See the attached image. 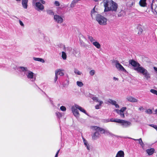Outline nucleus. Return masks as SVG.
Masks as SVG:
<instances>
[{
	"instance_id": "obj_1",
	"label": "nucleus",
	"mask_w": 157,
	"mask_h": 157,
	"mask_svg": "<svg viewBox=\"0 0 157 157\" xmlns=\"http://www.w3.org/2000/svg\"><path fill=\"white\" fill-rule=\"evenodd\" d=\"M103 2L105 7L104 11H117L118 8L117 4L112 0H104Z\"/></svg>"
},
{
	"instance_id": "obj_2",
	"label": "nucleus",
	"mask_w": 157,
	"mask_h": 157,
	"mask_svg": "<svg viewBox=\"0 0 157 157\" xmlns=\"http://www.w3.org/2000/svg\"><path fill=\"white\" fill-rule=\"evenodd\" d=\"M95 132L92 135V139L93 140H95L98 138L100 136L99 132H100L101 133L104 134L105 133V131L104 129L98 127L96 126L94 127Z\"/></svg>"
},
{
	"instance_id": "obj_3",
	"label": "nucleus",
	"mask_w": 157,
	"mask_h": 157,
	"mask_svg": "<svg viewBox=\"0 0 157 157\" xmlns=\"http://www.w3.org/2000/svg\"><path fill=\"white\" fill-rule=\"evenodd\" d=\"M97 21L101 25H105L107 24V19L101 15L98 14L96 17Z\"/></svg>"
},
{
	"instance_id": "obj_4",
	"label": "nucleus",
	"mask_w": 157,
	"mask_h": 157,
	"mask_svg": "<svg viewBox=\"0 0 157 157\" xmlns=\"http://www.w3.org/2000/svg\"><path fill=\"white\" fill-rule=\"evenodd\" d=\"M137 72L142 74L147 79H148L150 78V74L147 70L143 67H142L138 68L137 69Z\"/></svg>"
},
{
	"instance_id": "obj_5",
	"label": "nucleus",
	"mask_w": 157,
	"mask_h": 157,
	"mask_svg": "<svg viewBox=\"0 0 157 157\" xmlns=\"http://www.w3.org/2000/svg\"><path fill=\"white\" fill-rule=\"evenodd\" d=\"M129 64H131L133 67H136L134 68V70L137 71V68L140 67H140V64L136 61L133 59H131L129 60Z\"/></svg>"
},
{
	"instance_id": "obj_6",
	"label": "nucleus",
	"mask_w": 157,
	"mask_h": 157,
	"mask_svg": "<svg viewBox=\"0 0 157 157\" xmlns=\"http://www.w3.org/2000/svg\"><path fill=\"white\" fill-rule=\"evenodd\" d=\"M116 67L119 70H121L122 71L126 72V70L124 68V67L122 66L119 63V61L117 60H116Z\"/></svg>"
},
{
	"instance_id": "obj_7",
	"label": "nucleus",
	"mask_w": 157,
	"mask_h": 157,
	"mask_svg": "<svg viewBox=\"0 0 157 157\" xmlns=\"http://www.w3.org/2000/svg\"><path fill=\"white\" fill-rule=\"evenodd\" d=\"M77 105H75V107L73 106L72 108V111L73 114L76 117H78L79 116V113L78 110V109L77 107Z\"/></svg>"
},
{
	"instance_id": "obj_8",
	"label": "nucleus",
	"mask_w": 157,
	"mask_h": 157,
	"mask_svg": "<svg viewBox=\"0 0 157 157\" xmlns=\"http://www.w3.org/2000/svg\"><path fill=\"white\" fill-rule=\"evenodd\" d=\"M54 19L57 23H61L63 21V19L59 15H55L54 16Z\"/></svg>"
},
{
	"instance_id": "obj_9",
	"label": "nucleus",
	"mask_w": 157,
	"mask_h": 157,
	"mask_svg": "<svg viewBox=\"0 0 157 157\" xmlns=\"http://www.w3.org/2000/svg\"><path fill=\"white\" fill-rule=\"evenodd\" d=\"M119 123L121 124L122 125H124L126 126L130 125L131 124V123L129 121L120 119H119Z\"/></svg>"
},
{
	"instance_id": "obj_10",
	"label": "nucleus",
	"mask_w": 157,
	"mask_h": 157,
	"mask_svg": "<svg viewBox=\"0 0 157 157\" xmlns=\"http://www.w3.org/2000/svg\"><path fill=\"white\" fill-rule=\"evenodd\" d=\"M37 8L38 10H42L44 9V6L39 2H36L35 5Z\"/></svg>"
},
{
	"instance_id": "obj_11",
	"label": "nucleus",
	"mask_w": 157,
	"mask_h": 157,
	"mask_svg": "<svg viewBox=\"0 0 157 157\" xmlns=\"http://www.w3.org/2000/svg\"><path fill=\"white\" fill-rule=\"evenodd\" d=\"M126 99L128 101L132 102H136L138 101L137 100L131 96L127 97Z\"/></svg>"
},
{
	"instance_id": "obj_12",
	"label": "nucleus",
	"mask_w": 157,
	"mask_h": 157,
	"mask_svg": "<svg viewBox=\"0 0 157 157\" xmlns=\"http://www.w3.org/2000/svg\"><path fill=\"white\" fill-rule=\"evenodd\" d=\"M155 149L153 148L148 149L146 150V152L149 155H152L154 152Z\"/></svg>"
},
{
	"instance_id": "obj_13",
	"label": "nucleus",
	"mask_w": 157,
	"mask_h": 157,
	"mask_svg": "<svg viewBox=\"0 0 157 157\" xmlns=\"http://www.w3.org/2000/svg\"><path fill=\"white\" fill-rule=\"evenodd\" d=\"M124 152L122 150H120L117 152L115 157H124Z\"/></svg>"
},
{
	"instance_id": "obj_14",
	"label": "nucleus",
	"mask_w": 157,
	"mask_h": 157,
	"mask_svg": "<svg viewBox=\"0 0 157 157\" xmlns=\"http://www.w3.org/2000/svg\"><path fill=\"white\" fill-rule=\"evenodd\" d=\"M28 0H22V4L23 7L25 9H27L28 6Z\"/></svg>"
},
{
	"instance_id": "obj_15",
	"label": "nucleus",
	"mask_w": 157,
	"mask_h": 157,
	"mask_svg": "<svg viewBox=\"0 0 157 157\" xmlns=\"http://www.w3.org/2000/svg\"><path fill=\"white\" fill-rule=\"evenodd\" d=\"M139 3L140 5L142 7H144L146 6V0H140Z\"/></svg>"
},
{
	"instance_id": "obj_16",
	"label": "nucleus",
	"mask_w": 157,
	"mask_h": 157,
	"mask_svg": "<svg viewBox=\"0 0 157 157\" xmlns=\"http://www.w3.org/2000/svg\"><path fill=\"white\" fill-rule=\"evenodd\" d=\"M63 70H61L60 69H57L55 71H57V75H59L60 76H63L64 75V73L63 72Z\"/></svg>"
},
{
	"instance_id": "obj_17",
	"label": "nucleus",
	"mask_w": 157,
	"mask_h": 157,
	"mask_svg": "<svg viewBox=\"0 0 157 157\" xmlns=\"http://www.w3.org/2000/svg\"><path fill=\"white\" fill-rule=\"evenodd\" d=\"M93 45L97 48L99 49L101 48L100 44L98 42L95 41L93 43Z\"/></svg>"
},
{
	"instance_id": "obj_18",
	"label": "nucleus",
	"mask_w": 157,
	"mask_h": 157,
	"mask_svg": "<svg viewBox=\"0 0 157 157\" xmlns=\"http://www.w3.org/2000/svg\"><path fill=\"white\" fill-rule=\"evenodd\" d=\"M95 6L91 10V17L93 18V17L95 15L96 13H97V11L95 10Z\"/></svg>"
},
{
	"instance_id": "obj_19",
	"label": "nucleus",
	"mask_w": 157,
	"mask_h": 157,
	"mask_svg": "<svg viewBox=\"0 0 157 157\" xmlns=\"http://www.w3.org/2000/svg\"><path fill=\"white\" fill-rule=\"evenodd\" d=\"M34 73L32 71H29L27 75V77L29 78H33V77Z\"/></svg>"
},
{
	"instance_id": "obj_20",
	"label": "nucleus",
	"mask_w": 157,
	"mask_h": 157,
	"mask_svg": "<svg viewBox=\"0 0 157 157\" xmlns=\"http://www.w3.org/2000/svg\"><path fill=\"white\" fill-rule=\"evenodd\" d=\"M115 111L118 114H119L120 117L122 118H124L125 117V115L124 113H122L120 111L118 112V111H117V109H115Z\"/></svg>"
},
{
	"instance_id": "obj_21",
	"label": "nucleus",
	"mask_w": 157,
	"mask_h": 157,
	"mask_svg": "<svg viewBox=\"0 0 157 157\" xmlns=\"http://www.w3.org/2000/svg\"><path fill=\"white\" fill-rule=\"evenodd\" d=\"M77 108L81 111L83 113H85L86 114H87L86 111L83 109L81 106H79L78 105H77Z\"/></svg>"
},
{
	"instance_id": "obj_22",
	"label": "nucleus",
	"mask_w": 157,
	"mask_h": 157,
	"mask_svg": "<svg viewBox=\"0 0 157 157\" xmlns=\"http://www.w3.org/2000/svg\"><path fill=\"white\" fill-rule=\"evenodd\" d=\"M33 59L35 61H40V62H41L42 63L44 62V60L42 58H39L34 57Z\"/></svg>"
},
{
	"instance_id": "obj_23",
	"label": "nucleus",
	"mask_w": 157,
	"mask_h": 157,
	"mask_svg": "<svg viewBox=\"0 0 157 157\" xmlns=\"http://www.w3.org/2000/svg\"><path fill=\"white\" fill-rule=\"evenodd\" d=\"M137 29L139 30V31L138 32L137 34L139 35H141L143 31L142 29L140 27L138 26L137 27Z\"/></svg>"
},
{
	"instance_id": "obj_24",
	"label": "nucleus",
	"mask_w": 157,
	"mask_h": 157,
	"mask_svg": "<svg viewBox=\"0 0 157 157\" xmlns=\"http://www.w3.org/2000/svg\"><path fill=\"white\" fill-rule=\"evenodd\" d=\"M99 104L98 105H97L95 106V108L96 109H98L100 108V107L101 105V104L103 103V102L102 101H99Z\"/></svg>"
},
{
	"instance_id": "obj_25",
	"label": "nucleus",
	"mask_w": 157,
	"mask_h": 157,
	"mask_svg": "<svg viewBox=\"0 0 157 157\" xmlns=\"http://www.w3.org/2000/svg\"><path fill=\"white\" fill-rule=\"evenodd\" d=\"M110 121L112 122H117L119 123V119H113V118H111L109 120Z\"/></svg>"
},
{
	"instance_id": "obj_26",
	"label": "nucleus",
	"mask_w": 157,
	"mask_h": 157,
	"mask_svg": "<svg viewBox=\"0 0 157 157\" xmlns=\"http://www.w3.org/2000/svg\"><path fill=\"white\" fill-rule=\"evenodd\" d=\"M126 107H123L120 110H119L118 109H116L117 111H118V112L120 111L121 112L124 113V112L126 109Z\"/></svg>"
},
{
	"instance_id": "obj_27",
	"label": "nucleus",
	"mask_w": 157,
	"mask_h": 157,
	"mask_svg": "<svg viewBox=\"0 0 157 157\" xmlns=\"http://www.w3.org/2000/svg\"><path fill=\"white\" fill-rule=\"evenodd\" d=\"M83 141L84 142V144L85 145L86 147L88 150H90L89 147V144L87 143V142L86 140L85 139H83Z\"/></svg>"
},
{
	"instance_id": "obj_28",
	"label": "nucleus",
	"mask_w": 157,
	"mask_h": 157,
	"mask_svg": "<svg viewBox=\"0 0 157 157\" xmlns=\"http://www.w3.org/2000/svg\"><path fill=\"white\" fill-rule=\"evenodd\" d=\"M62 57L63 59H66L67 58V56L66 53L64 52H62Z\"/></svg>"
},
{
	"instance_id": "obj_29",
	"label": "nucleus",
	"mask_w": 157,
	"mask_h": 157,
	"mask_svg": "<svg viewBox=\"0 0 157 157\" xmlns=\"http://www.w3.org/2000/svg\"><path fill=\"white\" fill-rule=\"evenodd\" d=\"M133 139L135 140H138L139 141V144L141 145L143 144V143L141 138H140L139 139Z\"/></svg>"
},
{
	"instance_id": "obj_30",
	"label": "nucleus",
	"mask_w": 157,
	"mask_h": 157,
	"mask_svg": "<svg viewBox=\"0 0 157 157\" xmlns=\"http://www.w3.org/2000/svg\"><path fill=\"white\" fill-rule=\"evenodd\" d=\"M77 84L79 87H82L83 85V84L82 82L79 81H77Z\"/></svg>"
},
{
	"instance_id": "obj_31",
	"label": "nucleus",
	"mask_w": 157,
	"mask_h": 157,
	"mask_svg": "<svg viewBox=\"0 0 157 157\" xmlns=\"http://www.w3.org/2000/svg\"><path fill=\"white\" fill-rule=\"evenodd\" d=\"M108 102L112 104V105H113L115 103V102H116L115 101H113V100H112V99H109L108 101Z\"/></svg>"
},
{
	"instance_id": "obj_32",
	"label": "nucleus",
	"mask_w": 157,
	"mask_h": 157,
	"mask_svg": "<svg viewBox=\"0 0 157 157\" xmlns=\"http://www.w3.org/2000/svg\"><path fill=\"white\" fill-rule=\"evenodd\" d=\"M150 91L151 93L157 95V91L156 90L152 89L150 90Z\"/></svg>"
},
{
	"instance_id": "obj_33",
	"label": "nucleus",
	"mask_w": 157,
	"mask_h": 157,
	"mask_svg": "<svg viewBox=\"0 0 157 157\" xmlns=\"http://www.w3.org/2000/svg\"><path fill=\"white\" fill-rule=\"evenodd\" d=\"M47 13L50 15H54V13L52 11V10H49L47 11Z\"/></svg>"
},
{
	"instance_id": "obj_34",
	"label": "nucleus",
	"mask_w": 157,
	"mask_h": 157,
	"mask_svg": "<svg viewBox=\"0 0 157 157\" xmlns=\"http://www.w3.org/2000/svg\"><path fill=\"white\" fill-rule=\"evenodd\" d=\"M74 72L78 75H80L81 74V72L76 69H75Z\"/></svg>"
},
{
	"instance_id": "obj_35",
	"label": "nucleus",
	"mask_w": 157,
	"mask_h": 157,
	"mask_svg": "<svg viewBox=\"0 0 157 157\" xmlns=\"http://www.w3.org/2000/svg\"><path fill=\"white\" fill-rule=\"evenodd\" d=\"M57 72V71H55V77L54 78V80L55 82H56L58 79Z\"/></svg>"
},
{
	"instance_id": "obj_36",
	"label": "nucleus",
	"mask_w": 157,
	"mask_h": 157,
	"mask_svg": "<svg viewBox=\"0 0 157 157\" xmlns=\"http://www.w3.org/2000/svg\"><path fill=\"white\" fill-rule=\"evenodd\" d=\"M60 109H61V110L63 111H65L66 110V107L63 106H62L60 107Z\"/></svg>"
},
{
	"instance_id": "obj_37",
	"label": "nucleus",
	"mask_w": 157,
	"mask_h": 157,
	"mask_svg": "<svg viewBox=\"0 0 157 157\" xmlns=\"http://www.w3.org/2000/svg\"><path fill=\"white\" fill-rule=\"evenodd\" d=\"M95 74V71L94 70H91L90 72V74L91 76Z\"/></svg>"
},
{
	"instance_id": "obj_38",
	"label": "nucleus",
	"mask_w": 157,
	"mask_h": 157,
	"mask_svg": "<svg viewBox=\"0 0 157 157\" xmlns=\"http://www.w3.org/2000/svg\"><path fill=\"white\" fill-rule=\"evenodd\" d=\"M54 4L56 6H60L59 2L58 1H56L54 2Z\"/></svg>"
},
{
	"instance_id": "obj_39",
	"label": "nucleus",
	"mask_w": 157,
	"mask_h": 157,
	"mask_svg": "<svg viewBox=\"0 0 157 157\" xmlns=\"http://www.w3.org/2000/svg\"><path fill=\"white\" fill-rule=\"evenodd\" d=\"M88 38L91 42H92L93 41L95 40L93 39V37L92 36H88Z\"/></svg>"
},
{
	"instance_id": "obj_40",
	"label": "nucleus",
	"mask_w": 157,
	"mask_h": 157,
	"mask_svg": "<svg viewBox=\"0 0 157 157\" xmlns=\"http://www.w3.org/2000/svg\"><path fill=\"white\" fill-rule=\"evenodd\" d=\"M146 112L149 114H151L152 113V111L151 109H149L147 110Z\"/></svg>"
},
{
	"instance_id": "obj_41",
	"label": "nucleus",
	"mask_w": 157,
	"mask_h": 157,
	"mask_svg": "<svg viewBox=\"0 0 157 157\" xmlns=\"http://www.w3.org/2000/svg\"><path fill=\"white\" fill-rule=\"evenodd\" d=\"M92 99L94 101H96V102H99V101L98 100V98L96 97H93Z\"/></svg>"
},
{
	"instance_id": "obj_42",
	"label": "nucleus",
	"mask_w": 157,
	"mask_h": 157,
	"mask_svg": "<svg viewBox=\"0 0 157 157\" xmlns=\"http://www.w3.org/2000/svg\"><path fill=\"white\" fill-rule=\"evenodd\" d=\"M20 68L21 69L22 71H26L27 70V68L25 67H21Z\"/></svg>"
},
{
	"instance_id": "obj_43",
	"label": "nucleus",
	"mask_w": 157,
	"mask_h": 157,
	"mask_svg": "<svg viewBox=\"0 0 157 157\" xmlns=\"http://www.w3.org/2000/svg\"><path fill=\"white\" fill-rule=\"evenodd\" d=\"M38 0H32V4L33 6L35 5V3L38 1Z\"/></svg>"
},
{
	"instance_id": "obj_44",
	"label": "nucleus",
	"mask_w": 157,
	"mask_h": 157,
	"mask_svg": "<svg viewBox=\"0 0 157 157\" xmlns=\"http://www.w3.org/2000/svg\"><path fill=\"white\" fill-rule=\"evenodd\" d=\"M19 23H20V25L21 26H22L23 27H24V24L23 23V22H22V21H21L19 20Z\"/></svg>"
},
{
	"instance_id": "obj_45",
	"label": "nucleus",
	"mask_w": 157,
	"mask_h": 157,
	"mask_svg": "<svg viewBox=\"0 0 157 157\" xmlns=\"http://www.w3.org/2000/svg\"><path fill=\"white\" fill-rule=\"evenodd\" d=\"M79 0H74L72 2V3L74 4H76L78 1Z\"/></svg>"
},
{
	"instance_id": "obj_46",
	"label": "nucleus",
	"mask_w": 157,
	"mask_h": 157,
	"mask_svg": "<svg viewBox=\"0 0 157 157\" xmlns=\"http://www.w3.org/2000/svg\"><path fill=\"white\" fill-rule=\"evenodd\" d=\"M114 105H115V107L116 108H119V105L116 103V102H115V103L114 104Z\"/></svg>"
},
{
	"instance_id": "obj_47",
	"label": "nucleus",
	"mask_w": 157,
	"mask_h": 157,
	"mask_svg": "<svg viewBox=\"0 0 157 157\" xmlns=\"http://www.w3.org/2000/svg\"><path fill=\"white\" fill-rule=\"evenodd\" d=\"M39 0L41 2V3L43 4H44L45 3V1H44L43 0Z\"/></svg>"
},
{
	"instance_id": "obj_48",
	"label": "nucleus",
	"mask_w": 157,
	"mask_h": 157,
	"mask_svg": "<svg viewBox=\"0 0 157 157\" xmlns=\"http://www.w3.org/2000/svg\"><path fill=\"white\" fill-rule=\"evenodd\" d=\"M59 150L56 154L55 157H57Z\"/></svg>"
},
{
	"instance_id": "obj_49",
	"label": "nucleus",
	"mask_w": 157,
	"mask_h": 157,
	"mask_svg": "<svg viewBox=\"0 0 157 157\" xmlns=\"http://www.w3.org/2000/svg\"><path fill=\"white\" fill-rule=\"evenodd\" d=\"M154 10L155 12L157 13V6L155 8Z\"/></svg>"
},
{
	"instance_id": "obj_50",
	"label": "nucleus",
	"mask_w": 157,
	"mask_h": 157,
	"mask_svg": "<svg viewBox=\"0 0 157 157\" xmlns=\"http://www.w3.org/2000/svg\"><path fill=\"white\" fill-rule=\"evenodd\" d=\"M150 126L155 128V126L156 125H155V124H150Z\"/></svg>"
},
{
	"instance_id": "obj_51",
	"label": "nucleus",
	"mask_w": 157,
	"mask_h": 157,
	"mask_svg": "<svg viewBox=\"0 0 157 157\" xmlns=\"http://www.w3.org/2000/svg\"><path fill=\"white\" fill-rule=\"evenodd\" d=\"M104 121H105V122H109V121H110L109 119H108L107 120H105Z\"/></svg>"
},
{
	"instance_id": "obj_52",
	"label": "nucleus",
	"mask_w": 157,
	"mask_h": 157,
	"mask_svg": "<svg viewBox=\"0 0 157 157\" xmlns=\"http://www.w3.org/2000/svg\"><path fill=\"white\" fill-rule=\"evenodd\" d=\"M153 68L154 70L157 72V67H154Z\"/></svg>"
},
{
	"instance_id": "obj_53",
	"label": "nucleus",
	"mask_w": 157,
	"mask_h": 157,
	"mask_svg": "<svg viewBox=\"0 0 157 157\" xmlns=\"http://www.w3.org/2000/svg\"><path fill=\"white\" fill-rule=\"evenodd\" d=\"M155 129L157 131V125H156L155 126Z\"/></svg>"
},
{
	"instance_id": "obj_54",
	"label": "nucleus",
	"mask_w": 157,
	"mask_h": 157,
	"mask_svg": "<svg viewBox=\"0 0 157 157\" xmlns=\"http://www.w3.org/2000/svg\"><path fill=\"white\" fill-rule=\"evenodd\" d=\"M58 114H59L60 115V117H61V114L60 113H59V112H58V113H56V114L57 115H58Z\"/></svg>"
},
{
	"instance_id": "obj_55",
	"label": "nucleus",
	"mask_w": 157,
	"mask_h": 157,
	"mask_svg": "<svg viewBox=\"0 0 157 157\" xmlns=\"http://www.w3.org/2000/svg\"><path fill=\"white\" fill-rule=\"evenodd\" d=\"M113 79H115V80H118V79L117 78H115V77H113Z\"/></svg>"
},
{
	"instance_id": "obj_56",
	"label": "nucleus",
	"mask_w": 157,
	"mask_h": 157,
	"mask_svg": "<svg viewBox=\"0 0 157 157\" xmlns=\"http://www.w3.org/2000/svg\"><path fill=\"white\" fill-rule=\"evenodd\" d=\"M155 114H157V109L155 110Z\"/></svg>"
},
{
	"instance_id": "obj_57",
	"label": "nucleus",
	"mask_w": 157,
	"mask_h": 157,
	"mask_svg": "<svg viewBox=\"0 0 157 157\" xmlns=\"http://www.w3.org/2000/svg\"><path fill=\"white\" fill-rule=\"evenodd\" d=\"M139 109L140 110H141L142 109H143V107H140Z\"/></svg>"
},
{
	"instance_id": "obj_58",
	"label": "nucleus",
	"mask_w": 157,
	"mask_h": 157,
	"mask_svg": "<svg viewBox=\"0 0 157 157\" xmlns=\"http://www.w3.org/2000/svg\"><path fill=\"white\" fill-rule=\"evenodd\" d=\"M17 1H20L21 0H16Z\"/></svg>"
}]
</instances>
